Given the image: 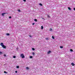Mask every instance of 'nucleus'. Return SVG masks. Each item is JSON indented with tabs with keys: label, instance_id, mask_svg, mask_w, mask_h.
<instances>
[{
	"label": "nucleus",
	"instance_id": "nucleus-1",
	"mask_svg": "<svg viewBox=\"0 0 75 75\" xmlns=\"http://www.w3.org/2000/svg\"><path fill=\"white\" fill-rule=\"evenodd\" d=\"M21 57H22V58H24L25 57L24 55V54H21Z\"/></svg>",
	"mask_w": 75,
	"mask_h": 75
},
{
	"label": "nucleus",
	"instance_id": "nucleus-2",
	"mask_svg": "<svg viewBox=\"0 0 75 75\" xmlns=\"http://www.w3.org/2000/svg\"><path fill=\"white\" fill-rule=\"evenodd\" d=\"M8 14V13H2V16H3L4 17V14Z\"/></svg>",
	"mask_w": 75,
	"mask_h": 75
},
{
	"label": "nucleus",
	"instance_id": "nucleus-3",
	"mask_svg": "<svg viewBox=\"0 0 75 75\" xmlns=\"http://www.w3.org/2000/svg\"><path fill=\"white\" fill-rule=\"evenodd\" d=\"M2 48H6V46H5L4 45H3L2 46Z\"/></svg>",
	"mask_w": 75,
	"mask_h": 75
},
{
	"label": "nucleus",
	"instance_id": "nucleus-4",
	"mask_svg": "<svg viewBox=\"0 0 75 75\" xmlns=\"http://www.w3.org/2000/svg\"><path fill=\"white\" fill-rule=\"evenodd\" d=\"M4 44H3V43L2 42L0 44V45H1V46H2H2L4 45Z\"/></svg>",
	"mask_w": 75,
	"mask_h": 75
},
{
	"label": "nucleus",
	"instance_id": "nucleus-5",
	"mask_svg": "<svg viewBox=\"0 0 75 75\" xmlns=\"http://www.w3.org/2000/svg\"><path fill=\"white\" fill-rule=\"evenodd\" d=\"M71 65H72V66H74L75 65V64H74V63H72Z\"/></svg>",
	"mask_w": 75,
	"mask_h": 75
},
{
	"label": "nucleus",
	"instance_id": "nucleus-6",
	"mask_svg": "<svg viewBox=\"0 0 75 75\" xmlns=\"http://www.w3.org/2000/svg\"><path fill=\"white\" fill-rule=\"evenodd\" d=\"M68 9H69V10H72L71 8H70V7H69L68 8Z\"/></svg>",
	"mask_w": 75,
	"mask_h": 75
},
{
	"label": "nucleus",
	"instance_id": "nucleus-7",
	"mask_svg": "<svg viewBox=\"0 0 75 75\" xmlns=\"http://www.w3.org/2000/svg\"><path fill=\"white\" fill-rule=\"evenodd\" d=\"M51 51H49L47 52V54H50V53H51Z\"/></svg>",
	"mask_w": 75,
	"mask_h": 75
},
{
	"label": "nucleus",
	"instance_id": "nucleus-8",
	"mask_svg": "<svg viewBox=\"0 0 75 75\" xmlns=\"http://www.w3.org/2000/svg\"><path fill=\"white\" fill-rule=\"evenodd\" d=\"M39 5H40V6H42V4H41V3H40L39 4Z\"/></svg>",
	"mask_w": 75,
	"mask_h": 75
},
{
	"label": "nucleus",
	"instance_id": "nucleus-9",
	"mask_svg": "<svg viewBox=\"0 0 75 75\" xmlns=\"http://www.w3.org/2000/svg\"><path fill=\"white\" fill-rule=\"evenodd\" d=\"M32 55H35V53H34V52H33L32 54Z\"/></svg>",
	"mask_w": 75,
	"mask_h": 75
},
{
	"label": "nucleus",
	"instance_id": "nucleus-10",
	"mask_svg": "<svg viewBox=\"0 0 75 75\" xmlns=\"http://www.w3.org/2000/svg\"><path fill=\"white\" fill-rule=\"evenodd\" d=\"M43 26H41V29L42 30H43Z\"/></svg>",
	"mask_w": 75,
	"mask_h": 75
},
{
	"label": "nucleus",
	"instance_id": "nucleus-11",
	"mask_svg": "<svg viewBox=\"0 0 75 75\" xmlns=\"http://www.w3.org/2000/svg\"><path fill=\"white\" fill-rule=\"evenodd\" d=\"M34 21H36V22H37V20L36 19H35Z\"/></svg>",
	"mask_w": 75,
	"mask_h": 75
},
{
	"label": "nucleus",
	"instance_id": "nucleus-12",
	"mask_svg": "<svg viewBox=\"0 0 75 75\" xmlns=\"http://www.w3.org/2000/svg\"><path fill=\"white\" fill-rule=\"evenodd\" d=\"M26 69H29V68L28 67H26Z\"/></svg>",
	"mask_w": 75,
	"mask_h": 75
},
{
	"label": "nucleus",
	"instance_id": "nucleus-13",
	"mask_svg": "<svg viewBox=\"0 0 75 75\" xmlns=\"http://www.w3.org/2000/svg\"><path fill=\"white\" fill-rule=\"evenodd\" d=\"M60 48H63V46H60Z\"/></svg>",
	"mask_w": 75,
	"mask_h": 75
},
{
	"label": "nucleus",
	"instance_id": "nucleus-14",
	"mask_svg": "<svg viewBox=\"0 0 75 75\" xmlns=\"http://www.w3.org/2000/svg\"><path fill=\"white\" fill-rule=\"evenodd\" d=\"M16 56H14L13 57L14 58H16Z\"/></svg>",
	"mask_w": 75,
	"mask_h": 75
},
{
	"label": "nucleus",
	"instance_id": "nucleus-15",
	"mask_svg": "<svg viewBox=\"0 0 75 75\" xmlns=\"http://www.w3.org/2000/svg\"><path fill=\"white\" fill-rule=\"evenodd\" d=\"M6 35H10V34L9 33H7Z\"/></svg>",
	"mask_w": 75,
	"mask_h": 75
},
{
	"label": "nucleus",
	"instance_id": "nucleus-16",
	"mask_svg": "<svg viewBox=\"0 0 75 75\" xmlns=\"http://www.w3.org/2000/svg\"><path fill=\"white\" fill-rule=\"evenodd\" d=\"M32 50L33 51H34V50H35V49L34 48H32Z\"/></svg>",
	"mask_w": 75,
	"mask_h": 75
},
{
	"label": "nucleus",
	"instance_id": "nucleus-17",
	"mask_svg": "<svg viewBox=\"0 0 75 75\" xmlns=\"http://www.w3.org/2000/svg\"><path fill=\"white\" fill-rule=\"evenodd\" d=\"M52 38H53V39H54L55 38H54V36H52Z\"/></svg>",
	"mask_w": 75,
	"mask_h": 75
},
{
	"label": "nucleus",
	"instance_id": "nucleus-18",
	"mask_svg": "<svg viewBox=\"0 0 75 75\" xmlns=\"http://www.w3.org/2000/svg\"><path fill=\"white\" fill-rule=\"evenodd\" d=\"M3 54V53L1 52H0V54Z\"/></svg>",
	"mask_w": 75,
	"mask_h": 75
},
{
	"label": "nucleus",
	"instance_id": "nucleus-19",
	"mask_svg": "<svg viewBox=\"0 0 75 75\" xmlns=\"http://www.w3.org/2000/svg\"><path fill=\"white\" fill-rule=\"evenodd\" d=\"M4 73H6V74H7V72H6V71H4Z\"/></svg>",
	"mask_w": 75,
	"mask_h": 75
},
{
	"label": "nucleus",
	"instance_id": "nucleus-20",
	"mask_svg": "<svg viewBox=\"0 0 75 75\" xmlns=\"http://www.w3.org/2000/svg\"><path fill=\"white\" fill-rule=\"evenodd\" d=\"M33 58V57L32 56H30V58Z\"/></svg>",
	"mask_w": 75,
	"mask_h": 75
},
{
	"label": "nucleus",
	"instance_id": "nucleus-21",
	"mask_svg": "<svg viewBox=\"0 0 75 75\" xmlns=\"http://www.w3.org/2000/svg\"><path fill=\"white\" fill-rule=\"evenodd\" d=\"M70 51H73V50L72 49H70Z\"/></svg>",
	"mask_w": 75,
	"mask_h": 75
},
{
	"label": "nucleus",
	"instance_id": "nucleus-22",
	"mask_svg": "<svg viewBox=\"0 0 75 75\" xmlns=\"http://www.w3.org/2000/svg\"><path fill=\"white\" fill-rule=\"evenodd\" d=\"M18 11L19 12H20V11H21L20 10H18Z\"/></svg>",
	"mask_w": 75,
	"mask_h": 75
},
{
	"label": "nucleus",
	"instance_id": "nucleus-23",
	"mask_svg": "<svg viewBox=\"0 0 75 75\" xmlns=\"http://www.w3.org/2000/svg\"><path fill=\"white\" fill-rule=\"evenodd\" d=\"M47 17H48L49 18H50V16L48 15L47 16Z\"/></svg>",
	"mask_w": 75,
	"mask_h": 75
},
{
	"label": "nucleus",
	"instance_id": "nucleus-24",
	"mask_svg": "<svg viewBox=\"0 0 75 75\" xmlns=\"http://www.w3.org/2000/svg\"><path fill=\"white\" fill-rule=\"evenodd\" d=\"M16 67L17 68H19V66H17Z\"/></svg>",
	"mask_w": 75,
	"mask_h": 75
},
{
	"label": "nucleus",
	"instance_id": "nucleus-25",
	"mask_svg": "<svg viewBox=\"0 0 75 75\" xmlns=\"http://www.w3.org/2000/svg\"><path fill=\"white\" fill-rule=\"evenodd\" d=\"M23 1L24 2H25V1H26V0H23Z\"/></svg>",
	"mask_w": 75,
	"mask_h": 75
},
{
	"label": "nucleus",
	"instance_id": "nucleus-26",
	"mask_svg": "<svg viewBox=\"0 0 75 75\" xmlns=\"http://www.w3.org/2000/svg\"><path fill=\"white\" fill-rule=\"evenodd\" d=\"M45 39L46 40H48V38H46Z\"/></svg>",
	"mask_w": 75,
	"mask_h": 75
},
{
	"label": "nucleus",
	"instance_id": "nucleus-27",
	"mask_svg": "<svg viewBox=\"0 0 75 75\" xmlns=\"http://www.w3.org/2000/svg\"><path fill=\"white\" fill-rule=\"evenodd\" d=\"M9 18H11V16H9Z\"/></svg>",
	"mask_w": 75,
	"mask_h": 75
},
{
	"label": "nucleus",
	"instance_id": "nucleus-28",
	"mask_svg": "<svg viewBox=\"0 0 75 75\" xmlns=\"http://www.w3.org/2000/svg\"><path fill=\"white\" fill-rule=\"evenodd\" d=\"M15 73H17V71H15Z\"/></svg>",
	"mask_w": 75,
	"mask_h": 75
},
{
	"label": "nucleus",
	"instance_id": "nucleus-29",
	"mask_svg": "<svg viewBox=\"0 0 75 75\" xmlns=\"http://www.w3.org/2000/svg\"><path fill=\"white\" fill-rule=\"evenodd\" d=\"M4 57H6V54H4Z\"/></svg>",
	"mask_w": 75,
	"mask_h": 75
},
{
	"label": "nucleus",
	"instance_id": "nucleus-30",
	"mask_svg": "<svg viewBox=\"0 0 75 75\" xmlns=\"http://www.w3.org/2000/svg\"><path fill=\"white\" fill-rule=\"evenodd\" d=\"M34 24H35V23H33V25H34Z\"/></svg>",
	"mask_w": 75,
	"mask_h": 75
},
{
	"label": "nucleus",
	"instance_id": "nucleus-31",
	"mask_svg": "<svg viewBox=\"0 0 75 75\" xmlns=\"http://www.w3.org/2000/svg\"><path fill=\"white\" fill-rule=\"evenodd\" d=\"M50 30H52V29H51V28H50Z\"/></svg>",
	"mask_w": 75,
	"mask_h": 75
},
{
	"label": "nucleus",
	"instance_id": "nucleus-32",
	"mask_svg": "<svg viewBox=\"0 0 75 75\" xmlns=\"http://www.w3.org/2000/svg\"><path fill=\"white\" fill-rule=\"evenodd\" d=\"M74 10H75V8H74Z\"/></svg>",
	"mask_w": 75,
	"mask_h": 75
},
{
	"label": "nucleus",
	"instance_id": "nucleus-33",
	"mask_svg": "<svg viewBox=\"0 0 75 75\" xmlns=\"http://www.w3.org/2000/svg\"><path fill=\"white\" fill-rule=\"evenodd\" d=\"M29 36L30 37H32L31 36V35H29Z\"/></svg>",
	"mask_w": 75,
	"mask_h": 75
}]
</instances>
